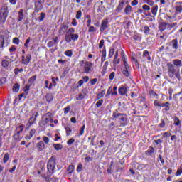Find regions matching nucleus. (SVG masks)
Segmentation results:
<instances>
[{
	"mask_svg": "<svg viewBox=\"0 0 182 182\" xmlns=\"http://www.w3.org/2000/svg\"><path fill=\"white\" fill-rule=\"evenodd\" d=\"M167 68H168V76L169 77H176V79L178 80H180V69L178 68L177 72H176V68L174 67V65H173V63H168L166 65Z\"/></svg>",
	"mask_w": 182,
	"mask_h": 182,
	"instance_id": "nucleus-1",
	"label": "nucleus"
},
{
	"mask_svg": "<svg viewBox=\"0 0 182 182\" xmlns=\"http://www.w3.org/2000/svg\"><path fill=\"white\" fill-rule=\"evenodd\" d=\"M112 117H114V119H119L122 126L127 125V117L126 114L114 112Z\"/></svg>",
	"mask_w": 182,
	"mask_h": 182,
	"instance_id": "nucleus-2",
	"label": "nucleus"
},
{
	"mask_svg": "<svg viewBox=\"0 0 182 182\" xmlns=\"http://www.w3.org/2000/svg\"><path fill=\"white\" fill-rule=\"evenodd\" d=\"M9 12V11H8V6L6 5L2 6L0 11V21L2 23H5V21H6V18H8Z\"/></svg>",
	"mask_w": 182,
	"mask_h": 182,
	"instance_id": "nucleus-3",
	"label": "nucleus"
},
{
	"mask_svg": "<svg viewBox=\"0 0 182 182\" xmlns=\"http://www.w3.org/2000/svg\"><path fill=\"white\" fill-rule=\"evenodd\" d=\"M56 164L55 159L54 156H52L47 164L48 170L50 173H53V170H55V166Z\"/></svg>",
	"mask_w": 182,
	"mask_h": 182,
	"instance_id": "nucleus-4",
	"label": "nucleus"
},
{
	"mask_svg": "<svg viewBox=\"0 0 182 182\" xmlns=\"http://www.w3.org/2000/svg\"><path fill=\"white\" fill-rule=\"evenodd\" d=\"M32 60V55L31 54H28L26 57L25 55H22L21 57V64L22 65H29V62Z\"/></svg>",
	"mask_w": 182,
	"mask_h": 182,
	"instance_id": "nucleus-5",
	"label": "nucleus"
},
{
	"mask_svg": "<svg viewBox=\"0 0 182 182\" xmlns=\"http://www.w3.org/2000/svg\"><path fill=\"white\" fill-rule=\"evenodd\" d=\"M68 29H69V26L66 23H62L59 28L58 33L60 35H65L68 32Z\"/></svg>",
	"mask_w": 182,
	"mask_h": 182,
	"instance_id": "nucleus-6",
	"label": "nucleus"
},
{
	"mask_svg": "<svg viewBox=\"0 0 182 182\" xmlns=\"http://www.w3.org/2000/svg\"><path fill=\"white\" fill-rule=\"evenodd\" d=\"M92 66H93V63L86 61L84 65V72L85 73H90L92 71Z\"/></svg>",
	"mask_w": 182,
	"mask_h": 182,
	"instance_id": "nucleus-7",
	"label": "nucleus"
},
{
	"mask_svg": "<svg viewBox=\"0 0 182 182\" xmlns=\"http://www.w3.org/2000/svg\"><path fill=\"white\" fill-rule=\"evenodd\" d=\"M107 25H109V20L107 18L102 20L101 26L100 28V32H103L104 31H106V29L109 28Z\"/></svg>",
	"mask_w": 182,
	"mask_h": 182,
	"instance_id": "nucleus-8",
	"label": "nucleus"
},
{
	"mask_svg": "<svg viewBox=\"0 0 182 182\" xmlns=\"http://www.w3.org/2000/svg\"><path fill=\"white\" fill-rule=\"evenodd\" d=\"M118 92L119 93V95H121V96H126L127 97V96H129L127 95V92H129V90H127V87H124V86H122L121 87L119 88Z\"/></svg>",
	"mask_w": 182,
	"mask_h": 182,
	"instance_id": "nucleus-9",
	"label": "nucleus"
},
{
	"mask_svg": "<svg viewBox=\"0 0 182 182\" xmlns=\"http://www.w3.org/2000/svg\"><path fill=\"white\" fill-rule=\"evenodd\" d=\"M168 45H172L173 49H176V50L178 49V41H177V39L172 40L168 43Z\"/></svg>",
	"mask_w": 182,
	"mask_h": 182,
	"instance_id": "nucleus-10",
	"label": "nucleus"
},
{
	"mask_svg": "<svg viewBox=\"0 0 182 182\" xmlns=\"http://www.w3.org/2000/svg\"><path fill=\"white\" fill-rule=\"evenodd\" d=\"M143 58H144V60L145 62H146V60H148V62H150V60H151L150 54L149 53V51H147V50L144 51Z\"/></svg>",
	"mask_w": 182,
	"mask_h": 182,
	"instance_id": "nucleus-11",
	"label": "nucleus"
},
{
	"mask_svg": "<svg viewBox=\"0 0 182 182\" xmlns=\"http://www.w3.org/2000/svg\"><path fill=\"white\" fill-rule=\"evenodd\" d=\"M23 18H24L23 9H21V10L18 11V17H17V21H18V22L22 21V19H23Z\"/></svg>",
	"mask_w": 182,
	"mask_h": 182,
	"instance_id": "nucleus-12",
	"label": "nucleus"
},
{
	"mask_svg": "<svg viewBox=\"0 0 182 182\" xmlns=\"http://www.w3.org/2000/svg\"><path fill=\"white\" fill-rule=\"evenodd\" d=\"M167 25H168V23H161L159 24V31L161 32H164V31H166V28H167Z\"/></svg>",
	"mask_w": 182,
	"mask_h": 182,
	"instance_id": "nucleus-13",
	"label": "nucleus"
},
{
	"mask_svg": "<svg viewBox=\"0 0 182 182\" xmlns=\"http://www.w3.org/2000/svg\"><path fill=\"white\" fill-rule=\"evenodd\" d=\"M36 147L39 151H42L45 149V144L42 141L37 143Z\"/></svg>",
	"mask_w": 182,
	"mask_h": 182,
	"instance_id": "nucleus-14",
	"label": "nucleus"
},
{
	"mask_svg": "<svg viewBox=\"0 0 182 182\" xmlns=\"http://www.w3.org/2000/svg\"><path fill=\"white\" fill-rule=\"evenodd\" d=\"M21 133L16 132V134H14V139L16 141H21L22 140V138L21 137Z\"/></svg>",
	"mask_w": 182,
	"mask_h": 182,
	"instance_id": "nucleus-15",
	"label": "nucleus"
},
{
	"mask_svg": "<svg viewBox=\"0 0 182 182\" xmlns=\"http://www.w3.org/2000/svg\"><path fill=\"white\" fill-rule=\"evenodd\" d=\"M124 6V1H121L117 8V12H121Z\"/></svg>",
	"mask_w": 182,
	"mask_h": 182,
	"instance_id": "nucleus-16",
	"label": "nucleus"
},
{
	"mask_svg": "<svg viewBox=\"0 0 182 182\" xmlns=\"http://www.w3.org/2000/svg\"><path fill=\"white\" fill-rule=\"evenodd\" d=\"M35 80H36V75H33L30 77L28 79V84L32 86V85H33V83L35 82Z\"/></svg>",
	"mask_w": 182,
	"mask_h": 182,
	"instance_id": "nucleus-17",
	"label": "nucleus"
},
{
	"mask_svg": "<svg viewBox=\"0 0 182 182\" xmlns=\"http://www.w3.org/2000/svg\"><path fill=\"white\" fill-rule=\"evenodd\" d=\"M65 39V42H67V43H70V42H72L71 34H68V33H66Z\"/></svg>",
	"mask_w": 182,
	"mask_h": 182,
	"instance_id": "nucleus-18",
	"label": "nucleus"
},
{
	"mask_svg": "<svg viewBox=\"0 0 182 182\" xmlns=\"http://www.w3.org/2000/svg\"><path fill=\"white\" fill-rule=\"evenodd\" d=\"M158 9H159V6L157 5L151 8V14H153L154 16H156V15H157Z\"/></svg>",
	"mask_w": 182,
	"mask_h": 182,
	"instance_id": "nucleus-19",
	"label": "nucleus"
},
{
	"mask_svg": "<svg viewBox=\"0 0 182 182\" xmlns=\"http://www.w3.org/2000/svg\"><path fill=\"white\" fill-rule=\"evenodd\" d=\"M42 9H43V3H38L36 6V11L37 12H39V11H42Z\"/></svg>",
	"mask_w": 182,
	"mask_h": 182,
	"instance_id": "nucleus-20",
	"label": "nucleus"
},
{
	"mask_svg": "<svg viewBox=\"0 0 182 182\" xmlns=\"http://www.w3.org/2000/svg\"><path fill=\"white\" fill-rule=\"evenodd\" d=\"M131 12H132V6L127 5L124 9V13L126 14V15H129L130 14Z\"/></svg>",
	"mask_w": 182,
	"mask_h": 182,
	"instance_id": "nucleus-21",
	"label": "nucleus"
},
{
	"mask_svg": "<svg viewBox=\"0 0 182 182\" xmlns=\"http://www.w3.org/2000/svg\"><path fill=\"white\" fill-rule=\"evenodd\" d=\"M5 43V37L0 36V49L4 48V44Z\"/></svg>",
	"mask_w": 182,
	"mask_h": 182,
	"instance_id": "nucleus-22",
	"label": "nucleus"
},
{
	"mask_svg": "<svg viewBox=\"0 0 182 182\" xmlns=\"http://www.w3.org/2000/svg\"><path fill=\"white\" fill-rule=\"evenodd\" d=\"M53 147L57 150V151H59V150H62V149H63V146L60 144H54Z\"/></svg>",
	"mask_w": 182,
	"mask_h": 182,
	"instance_id": "nucleus-23",
	"label": "nucleus"
},
{
	"mask_svg": "<svg viewBox=\"0 0 182 182\" xmlns=\"http://www.w3.org/2000/svg\"><path fill=\"white\" fill-rule=\"evenodd\" d=\"M106 95V90H102L97 95V99H102Z\"/></svg>",
	"mask_w": 182,
	"mask_h": 182,
	"instance_id": "nucleus-24",
	"label": "nucleus"
},
{
	"mask_svg": "<svg viewBox=\"0 0 182 182\" xmlns=\"http://www.w3.org/2000/svg\"><path fill=\"white\" fill-rule=\"evenodd\" d=\"M173 63L174 65V66H181V60H178V59H176L173 60Z\"/></svg>",
	"mask_w": 182,
	"mask_h": 182,
	"instance_id": "nucleus-25",
	"label": "nucleus"
},
{
	"mask_svg": "<svg viewBox=\"0 0 182 182\" xmlns=\"http://www.w3.org/2000/svg\"><path fill=\"white\" fill-rule=\"evenodd\" d=\"M46 99L48 102H52L53 100V96L52 95V94H47L46 96Z\"/></svg>",
	"mask_w": 182,
	"mask_h": 182,
	"instance_id": "nucleus-26",
	"label": "nucleus"
},
{
	"mask_svg": "<svg viewBox=\"0 0 182 182\" xmlns=\"http://www.w3.org/2000/svg\"><path fill=\"white\" fill-rule=\"evenodd\" d=\"M45 18H46V14H45V12L41 13L40 16L38 17L40 22H42Z\"/></svg>",
	"mask_w": 182,
	"mask_h": 182,
	"instance_id": "nucleus-27",
	"label": "nucleus"
},
{
	"mask_svg": "<svg viewBox=\"0 0 182 182\" xmlns=\"http://www.w3.org/2000/svg\"><path fill=\"white\" fill-rule=\"evenodd\" d=\"M154 106H158L159 107H164V106H166V104L163 103V104H160V102H159V101L155 100L154 102Z\"/></svg>",
	"mask_w": 182,
	"mask_h": 182,
	"instance_id": "nucleus-28",
	"label": "nucleus"
},
{
	"mask_svg": "<svg viewBox=\"0 0 182 182\" xmlns=\"http://www.w3.org/2000/svg\"><path fill=\"white\" fill-rule=\"evenodd\" d=\"M19 87H21L19 84H14L13 86V92H19Z\"/></svg>",
	"mask_w": 182,
	"mask_h": 182,
	"instance_id": "nucleus-29",
	"label": "nucleus"
},
{
	"mask_svg": "<svg viewBox=\"0 0 182 182\" xmlns=\"http://www.w3.org/2000/svg\"><path fill=\"white\" fill-rule=\"evenodd\" d=\"M74 170H75V166L73 165H70L67 171L68 173H69V174H72Z\"/></svg>",
	"mask_w": 182,
	"mask_h": 182,
	"instance_id": "nucleus-30",
	"label": "nucleus"
},
{
	"mask_svg": "<svg viewBox=\"0 0 182 182\" xmlns=\"http://www.w3.org/2000/svg\"><path fill=\"white\" fill-rule=\"evenodd\" d=\"M106 60V49L102 50V55L101 57V61L105 62Z\"/></svg>",
	"mask_w": 182,
	"mask_h": 182,
	"instance_id": "nucleus-31",
	"label": "nucleus"
},
{
	"mask_svg": "<svg viewBox=\"0 0 182 182\" xmlns=\"http://www.w3.org/2000/svg\"><path fill=\"white\" fill-rule=\"evenodd\" d=\"M1 65L3 66V68H8V66H9V61L4 60L1 62Z\"/></svg>",
	"mask_w": 182,
	"mask_h": 182,
	"instance_id": "nucleus-32",
	"label": "nucleus"
},
{
	"mask_svg": "<svg viewBox=\"0 0 182 182\" xmlns=\"http://www.w3.org/2000/svg\"><path fill=\"white\" fill-rule=\"evenodd\" d=\"M174 124L175 126H180L181 124V122H180V119L177 117H174Z\"/></svg>",
	"mask_w": 182,
	"mask_h": 182,
	"instance_id": "nucleus-33",
	"label": "nucleus"
},
{
	"mask_svg": "<svg viewBox=\"0 0 182 182\" xmlns=\"http://www.w3.org/2000/svg\"><path fill=\"white\" fill-rule=\"evenodd\" d=\"M8 160H9V154L6 153L4 154V156L3 158V162L7 163Z\"/></svg>",
	"mask_w": 182,
	"mask_h": 182,
	"instance_id": "nucleus-34",
	"label": "nucleus"
},
{
	"mask_svg": "<svg viewBox=\"0 0 182 182\" xmlns=\"http://www.w3.org/2000/svg\"><path fill=\"white\" fill-rule=\"evenodd\" d=\"M77 39H79V34H71V40L72 41H77Z\"/></svg>",
	"mask_w": 182,
	"mask_h": 182,
	"instance_id": "nucleus-35",
	"label": "nucleus"
},
{
	"mask_svg": "<svg viewBox=\"0 0 182 182\" xmlns=\"http://www.w3.org/2000/svg\"><path fill=\"white\" fill-rule=\"evenodd\" d=\"M113 55H114V48H110L109 51L108 58H113Z\"/></svg>",
	"mask_w": 182,
	"mask_h": 182,
	"instance_id": "nucleus-36",
	"label": "nucleus"
},
{
	"mask_svg": "<svg viewBox=\"0 0 182 182\" xmlns=\"http://www.w3.org/2000/svg\"><path fill=\"white\" fill-rule=\"evenodd\" d=\"M31 84H27L25 85L24 87V92L26 93V95H28V92H29V89H31Z\"/></svg>",
	"mask_w": 182,
	"mask_h": 182,
	"instance_id": "nucleus-37",
	"label": "nucleus"
},
{
	"mask_svg": "<svg viewBox=\"0 0 182 182\" xmlns=\"http://www.w3.org/2000/svg\"><path fill=\"white\" fill-rule=\"evenodd\" d=\"M122 73L127 77H129V76H130V74L129 73V69L125 68L124 70H122Z\"/></svg>",
	"mask_w": 182,
	"mask_h": 182,
	"instance_id": "nucleus-38",
	"label": "nucleus"
},
{
	"mask_svg": "<svg viewBox=\"0 0 182 182\" xmlns=\"http://www.w3.org/2000/svg\"><path fill=\"white\" fill-rule=\"evenodd\" d=\"M67 33H68V35H73V33H75V28H70L67 30Z\"/></svg>",
	"mask_w": 182,
	"mask_h": 182,
	"instance_id": "nucleus-39",
	"label": "nucleus"
},
{
	"mask_svg": "<svg viewBox=\"0 0 182 182\" xmlns=\"http://www.w3.org/2000/svg\"><path fill=\"white\" fill-rule=\"evenodd\" d=\"M32 124H33V122H32V121H29L27 122L26 126V130H29V129L31 128V126H32Z\"/></svg>",
	"mask_w": 182,
	"mask_h": 182,
	"instance_id": "nucleus-40",
	"label": "nucleus"
},
{
	"mask_svg": "<svg viewBox=\"0 0 182 182\" xmlns=\"http://www.w3.org/2000/svg\"><path fill=\"white\" fill-rule=\"evenodd\" d=\"M17 133H22L23 132V125H20L16 128Z\"/></svg>",
	"mask_w": 182,
	"mask_h": 182,
	"instance_id": "nucleus-41",
	"label": "nucleus"
},
{
	"mask_svg": "<svg viewBox=\"0 0 182 182\" xmlns=\"http://www.w3.org/2000/svg\"><path fill=\"white\" fill-rule=\"evenodd\" d=\"M65 132H66L67 136H70V133H72V129H70V127H66Z\"/></svg>",
	"mask_w": 182,
	"mask_h": 182,
	"instance_id": "nucleus-42",
	"label": "nucleus"
},
{
	"mask_svg": "<svg viewBox=\"0 0 182 182\" xmlns=\"http://www.w3.org/2000/svg\"><path fill=\"white\" fill-rule=\"evenodd\" d=\"M19 72H23V68H16L14 69V73L15 75H18L19 73Z\"/></svg>",
	"mask_w": 182,
	"mask_h": 182,
	"instance_id": "nucleus-43",
	"label": "nucleus"
},
{
	"mask_svg": "<svg viewBox=\"0 0 182 182\" xmlns=\"http://www.w3.org/2000/svg\"><path fill=\"white\" fill-rule=\"evenodd\" d=\"M85 125L83 124L82 127L80 129L79 136H83V133H85Z\"/></svg>",
	"mask_w": 182,
	"mask_h": 182,
	"instance_id": "nucleus-44",
	"label": "nucleus"
},
{
	"mask_svg": "<svg viewBox=\"0 0 182 182\" xmlns=\"http://www.w3.org/2000/svg\"><path fill=\"white\" fill-rule=\"evenodd\" d=\"M83 168V165L82 164H78V166L77 167V173H80L82 171V169Z\"/></svg>",
	"mask_w": 182,
	"mask_h": 182,
	"instance_id": "nucleus-45",
	"label": "nucleus"
},
{
	"mask_svg": "<svg viewBox=\"0 0 182 182\" xmlns=\"http://www.w3.org/2000/svg\"><path fill=\"white\" fill-rule=\"evenodd\" d=\"M149 95L150 96H151L152 97H156V96H159V95H157V93H156L154 90H150L149 91Z\"/></svg>",
	"mask_w": 182,
	"mask_h": 182,
	"instance_id": "nucleus-46",
	"label": "nucleus"
},
{
	"mask_svg": "<svg viewBox=\"0 0 182 182\" xmlns=\"http://www.w3.org/2000/svg\"><path fill=\"white\" fill-rule=\"evenodd\" d=\"M75 18L76 19H80V18H82V11H78L77 12Z\"/></svg>",
	"mask_w": 182,
	"mask_h": 182,
	"instance_id": "nucleus-47",
	"label": "nucleus"
},
{
	"mask_svg": "<svg viewBox=\"0 0 182 182\" xmlns=\"http://www.w3.org/2000/svg\"><path fill=\"white\" fill-rule=\"evenodd\" d=\"M74 143H75V139H73V138L70 139L67 141V144H68V146H71V144H73Z\"/></svg>",
	"mask_w": 182,
	"mask_h": 182,
	"instance_id": "nucleus-48",
	"label": "nucleus"
},
{
	"mask_svg": "<svg viewBox=\"0 0 182 182\" xmlns=\"http://www.w3.org/2000/svg\"><path fill=\"white\" fill-rule=\"evenodd\" d=\"M90 28L88 29V32L92 33V32H96V28L93 26H90L89 27Z\"/></svg>",
	"mask_w": 182,
	"mask_h": 182,
	"instance_id": "nucleus-49",
	"label": "nucleus"
},
{
	"mask_svg": "<svg viewBox=\"0 0 182 182\" xmlns=\"http://www.w3.org/2000/svg\"><path fill=\"white\" fill-rule=\"evenodd\" d=\"M39 116V113L38 112H34L31 117H33L34 120H36V117Z\"/></svg>",
	"mask_w": 182,
	"mask_h": 182,
	"instance_id": "nucleus-50",
	"label": "nucleus"
},
{
	"mask_svg": "<svg viewBox=\"0 0 182 182\" xmlns=\"http://www.w3.org/2000/svg\"><path fill=\"white\" fill-rule=\"evenodd\" d=\"M177 25V23H173L171 24L168 23V29H173V28H174V26H176Z\"/></svg>",
	"mask_w": 182,
	"mask_h": 182,
	"instance_id": "nucleus-51",
	"label": "nucleus"
},
{
	"mask_svg": "<svg viewBox=\"0 0 182 182\" xmlns=\"http://www.w3.org/2000/svg\"><path fill=\"white\" fill-rule=\"evenodd\" d=\"M65 55L66 56H69L70 58V56H72V55H73V53H72L71 50H68L65 51Z\"/></svg>",
	"mask_w": 182,
	"mask_h": 182,
	"instance_id": "nucleus-52",
	"label": "nucleus"
},
{
	"mask_svg": "<svg viewBox=\"0 0 182 182\" xmlns=\"http://www.w3.org/2000/svg\"><path fill=\"white\" fill-rule=\"evenodd\" d=\"M112 90H113V88H112V87H110L108 89L107 92L106 96H110V95H112Z\"/></svg>",
	"mask_w": 182,
	"mask_h": 182,
	"instance_id": "nucleus-53",
	"label": "nucleus"
},
{
	"mask_svg": "<svg viewBox=\"0 0 182 182\" xmlns=\"http://www.w3.org/2000/svg\"><path fill=\"white\" fill-rule=\"evenodd\" d=\"M131 5H132V6H136L139 5V1H137V0H133V1H132V3H131Z\"/></svg>",
	"mask_w": 182,
	"mask_h": 182,
	"instance_id": "nucleus-54",
	"label": "nucleus"
},
{
	"mask_svg": "<svg viewBox=\"0 0 182 182\" xmlns=\"http://www.w3.org/2000/svg\"><path fill=\"white\" fill-rule=\"evenodd\" d=\"M142 9H144V11H150V6L146 4L143 5Z\"/></svg>",
	"mask_w": 182,
	"mask_h": 182,
	"instance_id": "nucleus-55",
	"label": "nucleus"
},
{
	"mask_svg": "<svg viewBox=\"0 0 182 182\" xmlns=\"http://www.w3.org/2000/svg\"><path fill=\"white\" fill-rule=\"evenodd\" d=\"M70 111V107L68 106L64 109L65 114H68V113H69Z\"/></svg>",
	"mask_w": 182,
	"mask_h": 182,
	"instance_id": "nucleus-56",
	"label": "nucleus"
},
{
	"mask_svg": "<svg viewBox=\"0 0 182 182\" xmlns=\"http://www.w3.org/2000/svg\"><path fill=\"white\" fill-rule=\"evenodd\" d=\"M146 153H149V154H153V153H154V148H153L152 146H150V150L146 151Z\"/></svg>",
	"mask_w": 182,
	"mask_h": 182,
	"instance_id": "nucleus-57",
	"label": "nucleus"
},
{
	"mask_svg": "<svg viewBox=\"0 0 182 182\" xmlns=\"http://www.w3.org/2000/svg\"><path fill=\"white\" fill-rule=\"evenodd\" d=\"M103 103V100H100L97 103H96V106L97 107H100V106H102Z\"/></svg>",
	"mask_w": 182,
	"mask_h": 182,
	"instance_id": "nucleus-58",
	"label": "nucleus"
},
{
	"mask_svg": "<svg viewBox=\"0 0 182 182\" xmlns=\"http://www.w3.org/2000/svg\"><path fill=\"white\" fill-rule=\"evenodd\" d=\"M103 45H105V40H101L99 44V48L102 49L103 48Z\"/></svg>",
	"mask_w": 182,
	"mask_h": 182,
	"instance_id": "nucleus-59",
	"label": "nucleus"
},
{
	"mask_svg": "<svg viewBox=\"0 0 182 182\" xmlns=\"http://www.w3.org/2000/svg\"><path fill=\"white\" fill-rule=\"evenodd\" d=\"M13 43H15V45H19V38H14L13 39Z\"/></svg>",
	"mask_w": 182,
	"mask_h": 182,
	"instance_id": "nucleus-60",
	"label": "nucleus"
},
{
	"mask_svg": "<svg viewBox=\"0 0 182 182\" xmlns=\"http://www.w3.org/2000/svg\"><path fill=\"white\" fill-rule=\"evenodd\" d=\"M36 132V130L35 129H31L29 134L31 135V137H33V134H35Z\"/></svg>",
	"mask_w": 182,
	"mask_h": 182,
	"instance_id": "nucleus-61",
	"label": "nucleus"
},
{
	"mask_svg": "<svg viewBox=\"0 0 182 182\" xmlns=\"http://www.w3.org/2000/svg\"><path fill=\"white\" fill-rule=\"evenodd\" d=\"M53 45H55V43H53V41H50L48 43L47 46H48V48H52V46H53Z\"/></svg>",
	"mask_w": 182,
	"mask_h": 182,
	"instance_id": "nucleus-62",
	"label": "nucleus"
},
{
	"mask_svg": "<svg viewBox=\"0 0 182 182\" xmlns=\"http://www.w3.org/2000/svg\"><path fill=\"white\" fill-rule=\"evenodd\" d=\"M43 140L46 144L49 143V138L48 136H43Z\"/></svg>",
	"mask_w": 182,
	"mask_h": 182,
	"instance_id": "nucleus-63",
	"label": "nucleus"
},
{
	"mask_svg": "<svg viewBox=\"0 0 182 182\" xmlns=\"http://www.w3.org/2000/svg\"><path fill=\"white\" fill-rule=\"evenodd\" d=\"M109 77V80H113L114 79V72L111 73Z\"/></svg>",
	"mask_w": 182,
	"mask_h": 182,
	"instance_id": "nucleus-64",
	"label": "nucleus"
}]
</instances>
